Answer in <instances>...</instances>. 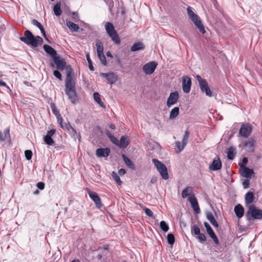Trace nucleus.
<instances>
[{
	"label": "nucleus",
	"mask_w": 262,
	"mask_h": 262,
	"mask_svg": "<svg viewBox=\"0 0 262 262\" xmlns=\"http://www.w3.org/2000/svg\"><path fill=\"white\" fill-rule=\"evenodd\" d=\"M93 98L94 100L101 107H105L104 103L102 101L100 95L98 92H94L93 94Z\"/></svg>",
	"instance_id": "obj_32"
},
{
	"label": "nucleus",
	"mask_w": 262,
	"mask_h": 262,
	"mask_svg": "<svg viewBox=\"0 0 262 262\" xmlns=\"http://www.w3.org/2000/svg\"><path fill=\"white\" fill-rule=\"evenodd\" d=\"M55 129H51L50 130L48 131L47 135L46 136L52 137V136L55 133Z\"/></svg>",
	"instance_id": "obj_62"
},
{
	"label": "nucleus",
	"mask_w": 262,
	"mask_h": 262,
	"mask_svg": "<svg viewBox=\"0 0 262 262\" xmlns=\"http://www.w3.org/2000/svg\"><path fill=\"white\" fill-rule=\"evenodd\" d=\"M167 239L168 243L170 245H173L175 242V237L173 234L171 233L167 234Z\"/></svg>",
	"instance_id": "obj_39"
},
{
	"label": "nucleus",
	"mask_w": 262,
	"mask_h": 262,
	"mask_svg": "<svg viewBox=\"0 0 262 262\" xmlns=\"http://www.w3.org/2000/svg\"><path fill=\"white\" fill-rule=\"evenodd\" d=\"M61 3L60 2H58L56 4H55V5L54 6L53 11H54V14L56 16H60L62 13V10L61 9Z\"/></svg>",
	"instance_id": "obj_29"
},
{
	"label": "nucleus",
	"mask_w": 262,
	"mask_h": 262,
	"mask_svg": "<svg viewBox=\"0 0 262 262\" xmlns=\"http://www.w3.org/2000/svg\"><path fill=\"white\" fill-rule=\"evenodd\" d=\"M235 148L233 146L230 147L227 151V158L230 160H232L235 155Z\"/></svg>",
	"instance_id": "obj_34"
},
{
	"label": "nucleus",
	"mask_w": 262,
	"mask_h": 262,
	"mask_svg": "<svg viewBox=\"0 0 262 262\" xmlns=\"http://www.w3.org/2000/svg\"><path fill=\"white\" fill-rule=\"evenodd\" d=\"M192 188L191 187H190V186H187L186 187L185 189H184L182 192V197L183 198H186V197H187L189 194L188 193V192L189 191V189H192Z\"/></svg>",
	"instance_id": "obj_45"
},
{
	"label": "nucleus",
	"mask_w": 262,
	"mask_h": 262,
	"mask_svg": "<svg viewBox=\"0 0 262 262\" xmlns=\"http://www.w3.org/2000/svg\"><path fill=\"white\" fill-rule=\"evenodd\" d=\"M111 153V150L108 147L98 148L96 150V155L98 157H107Z\"/></svg>",
	"instance_id": "obj_18"
},
{
	"label": "nucleus",
	"mask_w": 262,
	"mask_h": 262,
	"mask_svg": "<svg viewBox=\"0 0 262 262\" xmlns=\"http://www.w3.org/2000/svg\"><path fill=\"white\" fill-rule=\"evenodd\" d=\"M43 140L46 144L49 146L53 145L54 144V141L51 137L45 136Z\"/></svg>",
	"instance_id": "obj_40"
},
{
	"label": "nucleus",
	"mask_w": 262,
	"mask_h": 262,
	"mask_svg": "<svg viewBox=\"0 0 262 262\" xmlns=\"http://www.w3.org/2000/svg\"><path fill=\"white\" fill-rule=\"evenodd\" d=\"M106 5L108 6L110 10H112L114 6V2L112 0H105Z\"/></svg>",
	"instance_id": "obj_57"
},
{
	"label": "nucleus",
	"mask_w": 262,
	"mask_h": 262,
	"mask_svg": "<svg viewBox=\"0 0 262 262\" xmlns=\"http://www.w3.org/2000/svg\"><path fill=\"white\" fill-rule=\"evenodd\" d=\"M25 36H20L19 39L27 45L36 48L38 45H41L43 42L42 38L39 36H34L29 30H26L24 32Z\"/></svg>",
	"instance_id": "obj_1"
},
{
	"label": "nucleus",
	"mask_w": 262,
	"mask_h": 262,
	"mask_svg": "<svg viewBox=\"0 0 262 262\" xmlns=\"http://www.w3.org/2000/svg\"><path fill=\"white\" fill-rule=\"evenodd\" d=\"M65 93L68 98L73 103L77 101V96L76 92L75 81L73 77H66Z\"/></svg>",
	"instance_id": "obj_2"
},
{
	"label": "nucleus",
	"mask_w": 262,
	"mask_h": 262,
	"mask_svg": "<svg viewBox=\"0 0 262 262\" xmlns=\"http://www.w3.org/2000/svg\"><path fill=\"white\" fill-rule=\"evenodd\" d=\"M43 37H44V38L46 40H47V41L49 43H52V42L51 41V40H50L47 37V35H46V32L45 31V29H42V30L40 31Z\"/></svg>",
	"instance_id": "obj_60"
},
{
	"label": "nucleus",
	"mask_w": 262,
	"mask_h": 262,
	"mask_svg": "<svg viewBox=\"0 0 262 262\" xmlns=\"http://www.w3.org/2000/svg\"><path fill=\"white\" fill-rule=\"evenodd\" d=\"M206 217L207 220L209 221V222L214 227L216 228H217L219 227L218 223L215 219L212 213L210 212H207L206 214Z\"/></svg>",
	"instance_id": "obj_26"
},
{
	"label": "nucleus",
	"mask_w": 262,
	"mask_h": 262,
	"mask_svg": "<svg viewBox=\"0 0 262 262\" xmlns=\"http://www.w3.org/2000/svg\"><path fill=\"white\" fill-rule=\"evenodd\" d=\"M108 245H105L103 248H102L101 247L98 248V250H102L101 251L102 252V254L104 255H105L107 254V251L108 250Z\"/></svg>",
	"instance_id": "obj_54"
},
{
	"label": "nucleus",
	"mask_w": 262,
	"mask_h": 262,
	"mask_svg": "<svg viewBox=\"0 0 262 262\" xmlns=\"http://www.w3.org/2000/svg\"><path fill=\"white\" fill-rule=\"evenodd\" d=\"M158 63L156 61H150L143 66V71L146 75H150L155 71Z\"/></svg>",
	"instance_id": "obj_8"
},
{
	"label": "nucleus",
	"mask_w": 262,
	"mask_h": 262,
	"mask_svg": "<svg viewBox=\"0 0 262 262\" xmlns=\"http://www.w3.org/2000/svg\"><path fill=\"white\" fill-rule=\"evenodd\" d=\"M110 139L113 143L118 146L119 140L114 135Z\"/></svg>",
	"instance_id": "obj_58"
},
{
	"label": "nucleus",
	"mask_w": 262,
	"mask_h": 262,
	"mask_svg": "<svg viewBox=\"0 0 262 262\" xmlns=\"http://www.w3.org/2000/svg\"><path fill=\"white\" fill-rule=\"evenodd\" d=\"M189 136V132L188 130L185 131L182 138V142L184 144H187L188 142V139Z\"/></svg>",
	"instance_id": "obj_49"
},
{
	"label": "nucleus",
	"mask_w": 262,
	"mask_h": 262,
	"mask_svg": "<svg viewBox=\"0 0 262 262\" xmlns=\"http://www.w3.org/2000/svg\"><path fill=\"white\" fill-rule=\"evenodd\" d=\"M60 71V70H58L57 69L54 70L53 71V75L56 78H57V79H58L60 80H62V75Z\"/></svg>",
	"instance_id": "obj_51"
},
{
	"label": "nucleus",
	"mask_w": 262,
	"mask_h": 262,
	"mask_svg": "<svg viewBox=\"0 0 262 262\" xmlns=\"http://www.w3.org/2000/svg\"><path fill=\"white\" fill-rule=\"evenodd\" d=\"M255 140L253 138H250L244 143V146L247 148L249 152H253L254 150V144Z\"/></svg>",
	"instance_id": "obj_22"
},
{
	"label": "nucleus",
	"mask_w": 262,
	"mask_h": 262,
	"mask_svg": "<svg viewBox=\"0 0 262 262\" xmlns=\"http://www.w3.org/2000/svg\"><path fill=\"white\" fill-rule=\"evenodd\" d=\"M112 177L113 180L116 182L118 185H121L122 183L120 180V177L116 172L113 171L112 173Z\"/></svg>",
	"instance_id": "obj_37"
},
{
	"label": "nucleus",
	"mask_w": 262,
	"mask_h": 262,
	"mask_svg": "<svg viewBox=\"0 0 262 262\" xmlns=\"http://www.w3.org/2000/svg\"><path fill=\"white\" fill-rule=\"evenodd\" d=\"M252 130L251 125L248 124H243L239 129V135L241 137L247 138L251 134Z\"/></svg>",
	"instance_id": "obj_10"
},
{
	"label": "nucleus",
	"mask_w": 262,
	"mask_h": 262,
	"mask_svg": "<svg viewBox=\"0 0 262 262\" xmlns=\"http://www.w3.org/2000/svg\"><path fill=\"white\" fill-rule=\"evenodd\" d=\"M145 49L144 43L141 41L134 43L130 48L132 52H136L140 50H143Z\"/></svg>",
	"instance_id": "obj_25"
},
{
	"label": "nucleus",
	"mask_w": 262,
	"mask_h": 262,
	"mask_svg": "<svg viewBox=\"0 0 262 262\" xmlns=\"http://www.w3.org/2000/svg\"><path fill=\"white\" fill-rule=\"evenodd\" d=\"M105 29L108 35L116 31L113 24L111 22H107L105 24Z\"/></svg>",
	"instance_id": "obj_28"
},
{
	"label": "nucleus",
	"mask_w": 262,
	"mask_h": 262,
	"mask_svg": "<svg viewBox=\"0 0 262 262\" xmlns=\"http://www.w3.org/2000/svg\"><path fill=\"white\" fill-rule=\"evenodd\" d=\"M125 173L126 170L124 168H121L118 170V174L121 176L124 175Z\"/></svg>",
	"instance_id": "obj_64"
},
{
	"label": "nucleus",
	"mask_w": 262,
	"mask_h": 262,
	"mask_svg": "<svg viewBox=\"0 0 262 262\" xmlns=\"http://www.w3.org/2000/svg\"><path fill=\"white\" fill-rule=\"evenodd\" d=\"M245 199L247 204L251 203L254 200L253 193L251 191H248L245 195Z\"/></svg>",
	"instance_id": "obj_31"
},
{
	"label": "nucleus",
	"mask_w": 262,
	"mask_h": 262,
	"mask_svg": "<svg viewBox=\"0 0 262 262\" xmlns=\"http://www.w3.org/2000/svg\"><path fill=\"white\" fill-rule=\"evenodd\" d=\"M63 129L67 131L68 133L72 130L74 127L68 122L62 125V127H61Z\"/></svg>",
	"instance_id": "obj_48"
},
{
	"label": "nucleus",
	"mask_w": 262,
	"mask_h": 262,
	"mask_svg": "<svg viewBox=\"0 0 262 262\" xmlns=\"http://www.w3.org/2000/svg\"><path fill=\"white\" fill-rule=\"evenodd\" d=\"M69 133L71 135L72 138H73L75 140L78 139L79 141L80 140L81 136L80 133L77 132V130L73 128L70 130Z\"/></svg>",
	"instance_id": "obj_36"
},
{
	"label": "nucleus",
	"mask_w": 262,
	"mask_h": 262,
	"mask_svg": "<svg viewBox=\"0 0 262 262\" xmlns=\"http://www.w3.org/2000/svg\"><path fill=\"white\" fill-rule=\"evenodd\" d=\"M160 226L162 231L164 232H166L169 230V226L164 221H161L160 223Z\"/></svg>",
	"instance_id": "obj_38"
},
{
	"label": "nucleus",
	"mask_w": 262,
	"mask_h": 262,
	"mask_svg": "<svg viewBox=\"0 0 262 262\" xmlns=\"http://www.w3.org/2000/svg\"><path fill=\"white\" fill-rule=\"evenodd\" d=\"M152 162L162 179L165 180H168L169 174L166 165L157 159H152Z\"/></svg>",
	"instance_id": "obj_4"
},
{
	"label": "nucleus",
	"mask_w": 262,
	"mask_h": 262,
	"mask_svg": "<svg viewBox=\"0 0 262 262\" xmlns=\"http://www.w3.org/2000/svg\"><path fill=\"white\" fill-rule=\"evenodd\" d=\"M100 76L105 78L107 79L108 83L110 84H114L118 80L117 75L112 72L108 73H100Z\"/></svg>",
	"instance_id": "obj_9"
},
{
	"label": "nucleus",
	"mask_w": 262,
	"mask_h": 262,
	"mask_svg": "<svg viewBox=\"0 0 262 262\" xmlns=\"http://www.w3.org/2000/svg\"><path fill=\"white\" fill-rule=\"evenodd\" d=\"M122 158L125 164L128 168L132 170H136L135 164L128 157H127L125 154H122Z\"/></svg>",
	"instance_id": "obj_24"
},
{
	"label": "nucleus",
	"mask_w": 262,
	"mask_h": 262,
	"mask_svg": "<svg viewBox=\"0 0 262 262\" xmlns=\"http://www.w3.org/2000/svg\"><path fill=\"white\" fill-rule=\"evenodd\" d=\"M96 46L97 47V55L103 54L104 48L103 43L100 40H97L96 41Z\"/></svg>",
	"instance_id": "obj_33"
},
{
	"label": "nucleus",
	"mask_w": 262,
	"mask_h": 262,
	"mask_svg": "<svg viewBox=\"0 0 262 262\" xmlns=\"http://www.w3.org/2000/svg\"><path fill=\"white\" fill-rule=\"evenodd\" d=\"M129 144V139L126 135H123L119 141L118 147L120 148H126Z\"/></svg>",
	"instance_id": "obj_19"
},
{
	"label": "nucleus",
	"mask_w": 262,
	"mask_h": 262,
	"mask_svg": "<svg viewBox=\"0 0 262 262\" xmlns=\"http://www.w3.org/2000/svg\"><path fill=\"white\" fill-rule=\"evenodd\" d=\"M86 60H87V61L88 62L89 69L91 71H94V67L93 66L92 61L91 59L89 53H87L86 54Z\"/></svg>",
	"instance_id": "obj_42"
},
{
	"label": "nucleus",
	"mask_w": 262,
	"mask_h": 262,
	"mask_svg": "<svg viewBox=\"0 0 262 262\" xmlns=\"http://www.w3.org/2000/svg\"><path fill=\"white\" fill-rule=\"evenodd\" d=\"M57 120V122L59 124L60 127H62V117L61 115L60 114H58L57 116H56Z\"/></svg>",
	"instance_id": "obj_56"
},
{
	"label": "nucleus",
	"mask_w": 262,
	"mask_h": 262,
	"mask_svg": "<svg viewBox=\"0 0 262 262\" xmlns=\"http://www.w3.org/2000/svg\"><path fill=\"white\" fill-rule=\"evenodd\" d=\"M144 211L146 215H147L149 217H152L154 213L150 209L145 208L144 209Z\"/></svg>",
	"instance_id": "obj_55"
},
{
	"label": "nucleus",
	"mask_w": 262,
	"mask_h": 262,
	"mask_svg": "<svg viewBox=\"0 0 262 262\" xmlns=\"http://www.w3.org/2000/svg\"><path fill=\"white\" fill-rule=\"evenodd\" d=\"M234 212L238 219L242 218L244 214V208L241 204H237L234 207Z\"/></svg>",
	"instance_id": "obj_23"
},
{
	"label": "nucleus",
	"mask_w": 262,
	"mask_h": 262,
	"mask_svg": "<svg viewBox=\"0 0 262 262\" xmlns=\"http://www.w3.org/2000/svg\"><path fill=\"white\" fill-rule=\"evenodd\" d=\"M186 145V144H184V143L181 142L180 141H177L176 142V146L177 148L178 149V152H181L183 149L184 148L185 146Z\"/></svg>",
	"instance_id": "obj_41"
},
{
	"label": "nucleus",
	"mask_w": 262,
	"mask_h": 262,
	"mask_svg": "<svg viewBox=\"0 0 262 262\" xmlns=\"http://www.w3.org/2000/svg\"><path fill=\"white\" fill-rule=\"evenodd\" d=\"M32 24L34 26L37 27L40 30V31L42 30V29H44L42 25L37 20L35 19H33L32 20Z\"/></svg>",
	"instance_id": "obj_46"
},
{
	"label": "nucleus",
	"mask_w": 262,
	"mask_h": 262,
	"mask_svg": "<svg viewBox=\"0 0 262 262\" xmlns=\"http://www.w3.org/2000/svg\"><path fill=\"white\" fill-rule=\"evenodd\" d=\"M98 57H99V59L101 61V63L103 66H106L107 64V60L106 59V57L104 54H100V55H98Z\"/></svg>",
	"instance_id": "obj_50"
},
{
	"label": "nucleus",
	"mask_w": 262,
	"mask_h": 262,
	"mask_svg": "<svg viewBox=\"0 0 262 262\" xmlns=\"http://www.w3.org/2000/svg\"><path fill=\"white\" fill-rule=\"evenodd\" d=\"M66 69L67 77H72L71 76L73 69L70 65H66L65 67Z\"/></svg>",
	"instance_id": "obj_47"
},
{
	"label": "nucleus",
	"mask_w": 262,
	"mask_h": 262,
	"mask_svg": "<svg viewBox=\"0 0 262 262\" xmlns=\"http://www.w3.org/2000/svg\"><path fill=\"white\" fill-rule=\"evenodd\" d=\"M192 230V232H193V234L196 235L201 232L200 229L197 225H193Z\"/></svg>",
	"instance_id": "obj_53"
},
{
	"label": "nucleus",
	"mask_w": 262,
	"mask_h": 262,
	"mask_svg": "<svg viewBox=\"0 0 262 262\" xmlns=\"http://www.w3.org/2000/svg\"><path fill=\"white\" fill-rule=\"evenodd\" d=\"M66 24L68 27L72 32H76L79 29V27L77 24H75L70 20L67 21Z\"/></svg>",
	"instance_id": "obj_27"
},
{
	"label": "nucleus",
	"mask_w": 262,
	"mask_h": 262,
	"mask_svg": "<svg viewBox=\"0 0 262 262\" xmlns=\"http://www.w3.org/2000/svg\"><path fill=\"white\" fill-rule=\"evenodd\" d=\"M179 114V107L177 106L174 107L171 110L170 112L169 119L171 120L174 119Z\"/></svg>",
	"instance_id": "obj_35"
},
{
	"label": "nucleus",
	"mask_w": 262,
	"mask_h": 262,
	"mask_svg": "<svg viewBox=\"0 0 262 262\" xmlns=\"http://www.w3.org/2000/svg\"><path fill=\"white\" fill-rule=\"evenodd\" d=\"M187 11L189 18L193 22L195 27L200 33L203 34H205L206 30L200 17L193 11L190 6L187 8Z\"/></svg>",
	"instance_id": "obj_3"
},
{
	"label": "nucleus",
	"mask_w": 262,
	"mask_h": 262,
	"mask_svg": "<svg viewBox=\"0 0 262 262\" xmlns=\"http://www.w3.org/2000/svg\"><path fill=\"white\" fill-rule=\"evenodd\" d=\"M37 187L40 190H43L45 188V184L43 182H39L36 184Z\"/></svg>",
	"instance_id": "obj_61"
},
{
	"label": "nucleus",
	"mask_w": 262,
	"mask_h": 262,
	"mask_svg": "<svg viewBox=\"0 0 262 262\" xmlns=\"http://www.w3.org/2000/svg\"><path fill=\"white\" fill-rule=\"evenodd\" d=\"M242 184L244 188H248L249 187L250 181L249 180L246 179L243 181Z\"/></svg>",
	"instance_id": "obj_59"
},
{
	"label": "nucleus",
	"mask_w": 262,
	"mask_h": 262,
	"mask_svg": "<svg viewBox=\"0 0 262 262\" xmlns=\"http://www.w3.org/2000/svg\"><path fill=\"white\" fill-rule=\"evenodd\" d=\"M204 226L206 228V232L209 235V236L212 239L214 244L215 245H218L219 244V240L218 239L217 236L212 230V228L210 226V225L206 222L204 223Z\"/></svg>",
	"instance_id": "obj_12"
},
{
	"label": "nucleus",
	"mask_w": 262,
	"mask_h": 262,
	"mask_svg": "<svg viewBox=\"0 0 262 262\" xmlns=\"http://www.w3.org/2000/svg\"><path fill=\"white\" fill-rule=\"evenodd\" d=\"M50 106L53 113L55 116H57L58 114H60L58 110L57 109V107L56 106V105L54 103H51L50 104Z\"/></svg>",
	"instance_id": "obj_43"
},
{
	"label": "nucleus",
	"mask_w": 262,
	"mask_h": 262,
	"mask_svg": "<svg viewBox=\"0 0 262 262\" xmlns=\"http://www.w3.org/2000/svg\"><path fill=\"white\" fill-rule=\"evenodd\" d=\"M43 48L47 54L49 55L52 58L57 56L56 51L50 46L45 44Z\"/></svg>",
	"instance_id": "obj_21"
},
{
	"label": "nucleus",
	"mask_w": 262,
	"mask_h": 262,
	"mask_svg": "<svg viewBox=\"0 0 262 262\" xmlns=\"http://www.w3.org/2000/svg\"><path fill=\"white\" fill-rule=\"evenodd\" d=\"M10 128L9 127H6L3 133L0 130V142H4L6 140H10Z\"/></svg>",
	"instance_id": "obj_20"
},
{
	"label": "nucleus",
	"mask_w": 262,
	"mask_h": 262,
	"mask_svg": "<svg viewBox=\"0 0 262 262\" xmlns=\"http://www.w3.org/2000/svg\"><path fill=\"white\" fill-rule=\"evenodd\" d=\"M191 79L187 76L182 77V89L184 93H188L191 90Z\"/></svg>",
	"instance_id": "obj_11"
},
{
	"label": "nucleus",
	"mask_w": 262,
	"mask_h": 262,
	"mask_svg": "<svg viewBox=\"0 0 262 262\" xmlns=\"http://www.w3.org/2000/svg\"><path fill=\"white\" fill-rule=\"evenodd\" d=\"M247 214H250L251 217L254 220H262V210L254 205L249 207Z\"/></svg>",
	"instance_id": "obj_7"
},
{
	"label": "nucleus",
	"mask_w": 262,
	"mask_h": 262,
	"mask_svg": "<svg viewBox=\"0 0 262 262\" xmlns=\"http://www.w3.org/2000/svg\"><path fill=\"white\" fill-rule=\"evenodd\" d=\"M25 156L27 160H30L32 157V151L31 150H26Z\"/></svg>",
	"instance_id": "obj_52"
},
{
	"label": "nucleus",
	"mask_w": 262,
	"mask_h": 262,
	"mask_svg": "<svg viewBox=\"0 0 262 262\" xmlns=\"http://www.w3.org/2000/svg\"><path fill=\"white\" fill-rule=\"evenodd\" d=\"M50 66L53 69H56L62 71L65 69L66 61L64 58L57 55L52 58Z\"/></svg>",
	"instance_id": "obj_6"
},
{
	"label": "nucleus",
	"mask_w": 262,
	"mask_h": 262,
	"mask_svg": "<svg viewBox=\"0 0 262 262\" xmlns=\"http://www.w3.org/2000/svg\"><path fill=\"white\" fill-rule=\"evenodd\" d=\"M89 195L90 198L94 202L96 206L98 208L100 209L102 206L101 199L98 194L94 191H89Z\"/></svg>",
	"instance_id": "obj_15"
},
{
	"label": "nucleus",
	"mask_w": 262,
	"mask_h": 262,
	"mask_svg": "<svg viewBox=\"0 0 262 262\" xmlns=\"http://www.w3.org/2000/svg\"><path fill=\"white\" fill-rule=\"evenodd\" d=\"M195 78L199 82V86L201 91L203 93H205L206 95L208 97L212 96V92L211 91L208 83L206 79L202 78L200 75H197Z\"/></svg>",
	"instance_id": "obj_5"
},
{
	"label": "nucleus",
	"mask_w": 262,
	"mask_h": 262,
	"mask_svg": "<svg viewBox=\"0 0 262 262\" xmlns=\"http://www.w3.org/2000/svg\"><path fill=\"white\" fill-rule=\"evenodd\" d=\"M248 158L247 157H244L242 159V163H239V166H240V165H245L246 166V165L248 163Z\"/></svg>",
	"instance_id": "obj_63"
},
{
	"label": "nucleus",
	"mask_w": 262,
	"mask_h": 262,
	"mask_svg": "<svg viewBox=\"0 0 262 262\" xmlns=\"http://www.w3.org/2000/svg\"><path fill=\"white\" fill-rule=\"evenodd\" d=\"M241 169V174L247 179H251L254 172L252 169H250L245 165H240Z\"/></svg>",
	"instance_id": "obj_14"
},
{
	"label": "nucleus",
	"mask_w": 262,
	"mask_h": 262,
	"mask_svg": "<svg viewBox=\"0 0 262 262\" xmlns=\"http://www.w3.org/2000/svg\"><path fill=\"white\" fill-rule=\"evenodd\" d=\"M108 36L116 45H119L121 43V40L117 31L108 35Z\"/></svg>",
	"instance_id": "obj_30"
},
{
	"label": "nucleus",
	"mask_w": 262,
	"mask_h": 262,
	"mask_svg": "<svg viewBox=\"0 0 262 262\" xmlns=\"http://www.w3.org/2000/svg\"><path fill=\"white\" fill-rule=\"evenodd\" d=\"M179 95L177 91L170 93L166 102L167 106L170 107L176 104L179 99Z\"/></svg>",
	"instance_id": "obj_13"
},
{
	"label": "nucleus",
	"mask_w": 262,
	"mask_h": 262,
	"mask_svg": "<svg viewBox=\"0 0 262 262\" xmlns=\"http://www.w3.org/2000/svg\"><path fill=\"white\" fill-rule=\"evenodd\" d=\"M222 167V163L219 157L215 158L209 166V169L211 171L220 170Z\"/></svg>",
	"instance_id": "obj_16"
},
{
	"label": "nucleus",
	"mask_w": 262,
	"mask_h": 262,
	"mask_svg": "<svg viewBox=\"0 0 262 262\" xmlns=\"http://www.w3.org/2000/svg\"><path fill=\"white\" fill-rule=\"evenodd\" d=\"M196 235H198L197 238L200 243H203L206 241V237L205 234L200 232Z\"/></svg>",
	"instance_id": "obj_44"
},
{
	"label": "nucleus",
	"mask_w": 262,
	"mask_h": 262,
	"mask_svg": "<svg viewBox=\"0 0 262 262\" xmlns=\"http://www.w3.org/2000/svg\"><path fill=\"white\" fill-rule=\"evenodd\" d=\"M188 201H189L191 206L193 209L194 212L196 214H199L201 212V210L199 206L197 199L193 195H190L188 198Z\"/></svg>",
	"instance_id": "obj_17"
}]
</instances>
